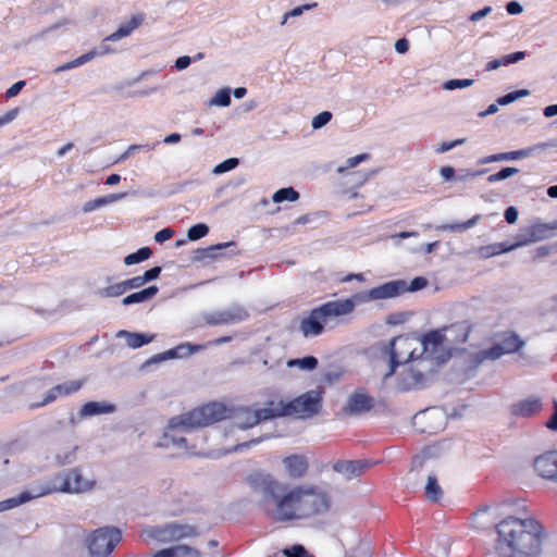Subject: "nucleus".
Wrapping results in <instances>:
<instances>
[{
    "label": "nucleus",
    "instance_id": "obj_1",
    "mask_svg": "<svg viewBox=\"0 0 557 557\" xmlns=\"http://www.w3.org/2000/svg\"><path fill=\"white\" fill-rule=\"evenodd\" d=\"M250 487L271 502V517L276 522L309 520L330 511L331 492L314 483L288 485L268 473L256 472L248 476Z\"/></svg>",
    "mask_w": 557,
    "mask_h": 557
},
{
    "label": "nucleus",
    "instance_id": "obj_2",
    "mask_svg": "<svg viewBox=\"0 0 557 557\" xmlns=\"http://www.w3.org/2000/svg\"><path fill=\"white\" fill-rule=\"evenodd\" d=\"M457 327L463 331V334L457 341L465 343L469 330L462 325L443 327L426 334L424 337L399 336L392 339L388 344L391 361L383 379L386 380L393 375L397 366L412 361L417 364L411 366L408 370L409 377L406 387L422 384L435 367L444 361V352L447 349V333H453Z\"/></svg>",
    "mask_w": 557,
    "mask_h": 557
},
{
    "label": "nucleus",
    "instance_id": "obj_3",
    "mask_svg": "<svg viewBox=\"0 0 557 557\" xmlns=\"http://www.w3.org/2000/svg\"><path fill=\"white\" fill-rule=\"evenodd\" d=\"M496 549L504 557H532L541 552L543 528L533 518L508 517L497 527Z\"/></svg>",
    "mask_w": 557,
    "mask_h": 557
},
{
    "label": "nucleus",
    "instance_id": "obj_4",
    "mask_svg": "<svg viewBox=\"0 0 557 557\" xmlns=\"http://www.w3.org/2000/svg\"><path fill=\"white\" fill-rule=\"evenodd\" d=\"M225 417L226 407L219 403H211L188 413L174 417L169 421L162 445L183 447L186 443L185 434L198 428L211 425Z\"/></svg>",
    "mask_w": 557,
    "mask_h": 557
},
{
    "label": "nucleus",
    "instance_id": "obj_5",
    "mask_svg": "<svg viewBox=\"0 0 557 557\" xmlns=\"http://www.w3.org/2000/svg\"><path fill=\"white\" fill-rule=\"evenodd\" d=\"M356 308L354 298L338 299L325 302L320 307L312 309L305 317L299 325V330L305 337H314L324 331V329H334L341 322L343 317L350 314Z\"/></svg>",
    "mask_w": 557,
    "mask_h": 557
},
{
    "label": "nucleus",
    "instance_id": "obj_6",
    "mask_svg": "<svg viewBox=\"0 0 557 557\" xmlns=\"http://www.w3.org/2000/svg\"><path fill=\"white\" fill-rule=\"evenodd\" d=\"M96 481L86 475L79 468H72L57 474L51 483L40 484L41 490H49V494L61 492L67 494H81L94 488Z\"/></svg>",
    "mask_w": 557,
    "mask_h": 557
},
{
    "label": "nucleus",
    "instance_id": "obj_7",
    "mask_svg": "<svg viewBox=\"0 0 557 557\" xmlns=\"http://www.w3.org/2000/svg\"><path fill=\"white\" fill-rule=\"evenodd\" d=\"M122 535L116 528H100L86 540L90 557H108L121 542Z\"/></svg>",
    "mask_w": 557,
    "mask_h": 557
},
{
    "label": "nucleus",
    "instance_id": "obj_8",
    "mask_svg": "<svg viewBox=\"0 0 557 557\" xmlns=\"http://www.w3.org/2000/svg\"><path fill=\"white\" fill-rule=\"evenodd\" d=\"M144 534L154 541L169 543L184 537H193L197 532L191 525L171 522L164 525L147 527L144 530Z\"/></svg>",
    "mask_w": 557,
    "mask_h": 557
},
{
    "label": "nucleus",
    "instance_id": "obj_9",
    "mask_svg": "<svg viewBox=\"0 0 557 557\" xmlns=\"http://www.w3.org/2000/svg\"><path fill=\"white\" fill-rule=\"evenodd\" d=\"M322 393L311 389L299 397L288 400V416L307 419L317 414L321 408Z\"/></svg>",
    "mask_w": 557,
    "mask_h": 557
},
{
    "label": "nucleus",
    "instance_id": "obj_10",
    "mask_svg": "<svg viewBox=\"0 0 557 557\" xmlns=\"http://www.w3.org/2000/svg\"><path fill=\"white\" fill-rule=\"evenodd\" d=\"M413 425L422 433L436 434L446 426L445 412L440 408H431L413 417Z\"/></svg>",
    "mask_w": 557,
    "mask_h": 557
},
{
    "label": "nucleus",
    "instance_id": "obj_11",
    "mask_svg": "<svg viewBox=\"0 0 557 557\" xmlns=\"http://www.w3.org/2000/svg\"><path fill=\"white\" fill-rule=\"evenodd\" d=\"M247 318V310L239 305H233L226 309L205 313L202 315V319L206 322V324L211 326L221 324H236L246 320Z\"/></svg>",
    "mask_w": 557,
    "mask_h": 557
},
{
    "label": "nucleus",
    "instance_id": "obj_12",
    "mask_svg": "<svg viewBox=\"0 0 557 557\" xmlns=\"http://www.w3.org/2000/svg\"><path fill=\"white\" fill-rule=\"evenodd\" d=\"M405 292H407V282L397 280L371 288L368 293L355 298H359L361 301L382 300L397 297Z\"/></svg>",
    "mask_w": 557,
    "mask_h": 557
},
{
    "label": "nucleus",
    "instance_id": "obj_13",
    "mask_svg": "<svg viewBox=\"0 0 557 557\" xmlns=\"http://www.w3.org/2000/svg\"><path fill=\"white\" fill-rule=\"evenodd\" d=\"M554 231H557V221H553L550 223L534 224L529 228L528 236H520L517 243L508 246V248L503 249V251H511L516 248L546 239L552 235Z\"/></svg>",
    "mask_w": 557,
    "mask_h": 557
},
{
    "label": "nucleus",
    "instance_id": "obj_14",
    "mask_svg": "<svg viewBox=\"0 0 557 557\" xmlns=\"http://www.w3.org/2000/svg\"><path fill=\"white\" fill-rule=\"evenodd\" d=\"M231 419H232V421H231L230 428H228L227 432L225 433V435H227L228 433L233 434L237 430L244 431V430L250 429V428L257 425L261 421V418H260L257 409L252 410L250 408L237 409L233 413Z\"/></svg>",
    "mask_w": 557,
    "mask_h": 557
},
{
    "label": "nucleus",
    "instance_id": "obj_15",
    "mask_svg": "<svg viewBox=\"0 0 557 557\" xmlns=\"http://www.w3.org/2000/svg\"><path fill=\"white\" fill-rule=\"evenodd\" d=\"M536 472L544 479L557 482V451H548L534 460Z\"/></svg>",
    "mask_w": 557,
    "mask_h": 557
},
{
    "label": "nucleus",
    "instance_id": "obj_16",
    "mask_svg": "<svg viewBox=\"0 0 557 557\" xmlns=\"http://www.w3.org/2000/svg\"><path fill=\"white\" fill-rule=\"evenodd\" d=\"M543 408L540 397L530 396L528 398L513 403L510 407V412L517 418H531L537 414Z\"/></svg>",
    "mask_w": 557,
    "mask_h": 557
},
{
    "label": "nucleus",
    "instance_id": "obj_17",
    "mask_svg": "<svg viewBox=\"0 0 557 557\" xmlns=\"http://www.w3.org/2000/svg\"><path fill=\"white\" fill-rule=\"evenodd\" d=\"M368 467L369 465L364 460H337L332 468L346 481H350L360 476Z\"/></svg>",
    "mask_w": 557,
    "mask_h": 557
},
{
    "label": "nucleus",
    "instance_id": "obj_18",
    "mask_svg": "<svg viewBox=\"0 0 557 557\" xmlns=\"http://www.w3.org/2000/svg\"><path fill=\"white\" fill-rule=\"evenodd\" d=\"M374 400L369 395L356 392L351 394L344 407V412L347 414H361L372 409Z\"/></svg>",
    "mask_w": 557,
    "mask_h": 557
},
{
    "label": "nucleus",
    "instance_id": "obj_19",
    "mask_svg": "<svg viewBox=\"0 0 557 557\" xmlns=\"http://www.w3.org/2000/svg\"><path fill=\"white\" fill-rule=\"evenodd\" d=\"M257 411L261 421L288 416V400L282 397H273L265 403L263 408L257 409Z\"/></svg>",
    "mask_w": 557,
    "mask_h": 557
},
{
    "label": "nucleus",
    "instance_id": "obj_20",
    "mask_svg": "<svg viewBox=\"0 0 557 557\" xmlns=\"http://www.w3.org/2000/svg\"><path fill=\"white\" fill-rule=\"evenodd\" d=\"M282 462L287 475L292 479H301L308 472L309 463L304 455L287 456Z\"/></svg>",
    "mask_w": 557,
    "mask_h": 557
},
{
    "label": "nucleus",
    "instance_id": "obj_21",
    "mask_svg": "<svg viewBox=\"0 0 557 557\" xmlns=\"http://www.w3.org/2000/svg\"><path fill=\"white\" fill-rule=\"evenodd\" d=\"M83 384H84V381L75 380V381L64 382L62 384H59V385L52 387L47 393L44 400L40 403V406L49 404V403L55 400L58 397L67 396V395L76 393L77 391L81 389Z\"/></svg>",
    "mask_w": 557,
    "mask_h": 557
},
{
    "label": "nucleus",
    "instance_id": "obj_22",
    "mask_svg": "<svg viewBox=\"0 0 557 557\" xmlns=\"http://www.w3.org/2000/svg\"><path fill=\"white\" fill-rule=\"evenodd\" d=\"M49 494V490H41L40 484L34 485L30 490L22 492L18 496L3 500L5 510L15 508L22 504H25L32 499L45 496Z\"/></svg>",
    "mask_w": 557,
    "mask_h": 557
},
{
    "label": "nucleus",
    "instance_id": "obj_23",
    "mask_svg": "<svg viewBox=\"0 0 557 557\" xmlns=\"http://www.w3.org/2000/svg\"><path fill=\"white\" fill-rule=\"evenodd\" d=\"M143 21V15L133 16L128 22L121 24L116 32L106 37V40L117 41L124 37L129 36L133 30L141 25Z\"/></svg>",
    "mask_w": 557,
    "mask_h": 557
},
{
    "label": "nucleus",
    "instance_id": "obj_24",
    "mask_svg": "<svg viewBox=\"0 0 557 557\" xmlns=\"http://www.w3.org/2000/svg\"><path fill=\"white\" fill-rule=\"evenodd\" d=\"M116 337L124 338L126 345L131 348H139L146 344L151 343L154 338V335H146L122 330L116 333Z\"/></svg>",
    "mask_w": 557,
    "mask_h": 557
},
{
    "label": "nucleus",
    "instance_id": "obj_25",
    "mask_svg": "<svg viewBox=\"0 0 557 557\" xmlns=\"http://www.w3.org/2000/svg\"><path fill=\"white\" fill-rule=\"evenodd\" d=\"M115 410V407L113 405H109L106 403H98V401H89L86 403L79 410L78 416L79 418H87L92 417L97 414L102 413H111Z\"/></svg>",
    "mask_w": 557,
    "mask_h": 557
},
{
    "label": "nucleus",
    "instance_id": "obj_26",
    "mask_svg": "<svg viewBox=\"0 0 557 557\" xmlns=\"http://www.w3.org/2000/svg\"><path fill=\"white\" fill-rule=\"evenodd\" d=\"M125 196H126L125 193H119V194H110V195H107L103 197L96 198L94 200L85 202L83 206V211L85 213L91 212L101 207H106L113 202L122 200Z\"/></svg>",
    "mask_w": 557,
    "mask_h": 557
},
{
    "label": "nucleus",
    "instance_id": "obj_27",
    "mask_svg": "<svg viewBox=\"0 0 557 557\" xmlns=\"http://www.w3.org/2000/svg\"><path fill=\"white\" fill-rule=\"evenodd\" d=\"M530 152H531V149L492 154V156H487V157L481 159L479 161V163L486 164V163H491V162L505 161V160H518V159L528 157L530 154Z\"/></svg>",
    "mask_w": 557,
    "mask_h": 557
},
{
    "label": "nucleus",
    "instance_id": "obj_28",
    "mask_svg": "<svg viewBox=\"0 0 557 557\" xmlns=\"http://www.w3.org/2000/svg\"><path fill=\"white\" fill-rule=\"evenodd\" d=\"M157 293H158L157 286H149L148 288H145L140 292H137V293H134V294H131V295L124 297L122 299V304L124 306H128L132 304L145 302V301L151 299L152 297H154L157 295Z\"/></svg>",
    "mask_w": 557,
    "mask_h": 557
},
{
    "label": "nucleus",
    "instance_id": "obj_29",
    "mask_svg": "<svg viewBox=\"0 0 557 557\" xmlns=\"http://www.w3.org/2000/svg\"><path fill=\"white\" fill-rule=\"evenodd\" d=\"M286 364L288 368H296L299 371L310 372L318 367V359L313 356H307L298 359H289Z\"/></svg>",
    "mask_w": 557,
    "mask_h": 557
},
{
    "label": "nucleus",
    "instance_id": "obj_30",
    "mask_svg": "<svg viewBox=\"0 0 557 557\" xmlns=\"http://www.w3.org/2000/svg\"><path fill=\"white\" fill-rule=\"evenodd\" d=\"M54 458L57 463L61 466L74 462L76 459V446L69 444L59 447L54 454Z\"/></svg>",
    "mask_w": 557,
    "mask_h": 557
},
{
    "label": "nucleus",
    "instance_id": "obj_31",
    "mask_svg": "<svg viewBox=\"0 0 557 557\" xmlns=\"http://www.w3.org/2000/svg\"><path fill=\"white\" fill-rule=\"evenodd\" d=\"M426 497L432 502H438L443 496V491L434 474H429L424 486Z\"/></svg>",
    "mask_w": 557,
    "mask_h": 557
},
{
    "label": "nucleus",
    "instance_id": "obj_32",
    "mask_svg": "<svg viewBox=\"0 0 557 557\" xmlns=\"http://www.w3.org/2000/svg\"><path fill=\"white\" fill-rule=\"evenodd\" d=\"M233 245V243L218 244L214 246H210L208 248L197 249L194 255V261H203L205 259H214L216 257V251L222 250L228 246Z\"/></svg>",
    "mask_w": 557,
    "mask_h": 557
},
{
    "label": "nucleus",
    "instance_id": "obj_33",
    "mask_svg": "<svg viewBox=\"0 0 557 557\" xmlns=\"http://www.w3.org/2000/svg\"><path fill=\"white\" fill-rule=\"evenodd\" d=\"M498 344L502 346L505 355L516 352L524 345V343L520 341V338L515 334L505 336L502 341L498 342Z\"/></svg>",
    "mask_w": 557,
    "mask_h": 557
},
{
    "label": "nucleus",
    "instance_id": "obj_34",
    "mask_svg": "<svg viewBox=\"0 0 557 557\" xmlns=\"http://www.w3.org/2000/svg\"><path fill=\"white\" fill-rule=\"evenodd\" d=\"M503 355H505V352L503 351L502 346L496 343L494 346L479 351L476 354V359L479 362H483L485 360L499 359Z\"/></svg>",
    "mask_w": 557,
    "mask_h": 557
},
{
    "label": "nucleus",
    "instance_id": "obj_35",
    "mask_svg": "<svg viewBox=\"0 0 557 557\" xmlns=\"http://www.w3.org/2000/svg\"><path fill=\"white\" fill-rule=\"evenodd\" d=\"M299 198V194L293 188H281L274 193L272 200L276 203L283 202L285 200L296 201Z\"/></svg>",
    "mask_w": 557,
    "mask_h": 557
},
{
    "label": "nucleus",
    "instance_id": "obj_36",
    "mask_svg": "<svg viewBox=\"0 0 557 557\" xmlns=\"http://www.w3.org/2000/svg\"><path fill=\"white\" fill-rule=\"evenodd\" d=\"M231 104L230 88H222L209 100V106L228 107Z\"/></svg>",
    "mask_w": 557,
    "mask_h": 557
},
{
    "label": "nucleus",
    "instance_id": "obj_37",
    "mask_svg": "<svg viewBox=\"0 0 557 557\" xmlns=\"http://www.w3.org/2000/svg\"><path fill=\"white\" fill-rule=\"evenodd\" d=\"M152 251L148 247L140 248L138 251L131 253L124 258L125 265H133L147 260L151 256Z\"/></svg>",
    "mask_w": 557,
    "mask_h": 557
},
{
    "label": "nucleus",
    "instance_id": "obj_38",
    "mask_svg": "<svg viewBox=\"0 0 557 557\" xmlns=\"http://www.w3.org/2000/svg\"><path fill=\"white\" fill-rule=\"evenodd\" d=\"M479 218H480L479 215H475L472 219H470L463 223L444 224V225L438 226V230L450 231V232H465V231L473 227L476 224Z\"/></svg>",
    "mask_w": 557,
    "mask_h": 557
},
{
    "label": "nucleus",
    "instance_id": "obj_39",
    "mask_svg": "<svg viewBox=\"0 0 557 557\" xmlns=\"http://www.w3.org/2000/svg\"><path fill=\"white\" fill-rule=\"evenodd\" d=\"M125 293L123 282L112 284L106 288L99 289L98 295L103 298L117 297Z\"/></svg>",
    "mask_w": 557,
    "mask_h": 557
},
{
    "label": "nucleus",
    "instance_id": "obj_40",
    "mask_svg": "<svg viewBox=\"0 0 557 557\" xmlns=\"http://www.w3.org/2000/svg\"><path fill=\"white\" fill-rule=\"evenodd\" d=\"M529 95H530V90H528V89L516 90V91L509 92L503 97H499L497 99V103L500 106H507L520 98L528 97Z\"/></svg>",
    "mask_w": 557,
    "mask_h": 557
},
{
    "label": "nucleus",
    "instance_id": "obj_41",
    "mask_svg": "<svg viewBox=\"0 0 557 557\" xmlns=\"http://www.w3.org/2000/svg\"><path fill=\"white\" fill-rule=\"evenodd\" d=\"M170 359H180V357L177 356V350H175V348L152 356L146 361L145 364H156Z\"/></svg>",
    "mask_w": 557,
    "mask_h": 557
},
{
    "label": "nucleus",
    "instance_id": "obj_42",
    "mask_svg": "<svg viewBox=\"0 0 557 557\" xmlns=\"http://www.w3.org/2000/svg\"><path fill=\"white\" fill-rule=\"evenodd\" d=\"M172 557H199L200 554L197 549L186 546V545H177L171 547Z\"/></svg>",
    "mask_w": 557,
    "mask_h": 557
},
{
    "label": "nucleus",
    "instance_id": "obj_43",
    "mask_svg": "<svg viewBox=\"0 0 557 557\" xmlns=\"http://www.w3.org/2000/svg\"><path fill=\"white\" fill-rule=\"evenodd\" d=\"M175 350H177V356L180 359L189 357L190 355L200 351L203 346L201 345H193L189 343L180 344L176 347H174Z\"/></svg>",
    "mask_w": 557,
    "mask_h": 557
},
{
    "label": "nucleus",
    "instance_id": "obj_44",
    "mask_svg": "<svg viewBox=\"0 0 557 557\" xmlns=\"http://www.w3.org/2000/svg\"><path fill=\"white\" fill-rule=\"evenodd\" d=\"M369 154L368 153H360V154H357L355 157H351V158H348L346 160V163L345 165L343 166H338L337 168V173L339 174H343L345 173L348 169H354L355 166H357L360 162H363V161H367L369 159Z\"/></svg>",
    "mask_w": 557,
    "mask_h": 557
},
{
    "label": "nucleus",
    "instance_id": "obj_45",
    "mask_svg": "<svg viewBox=\"0 0 557 557\" xmlns=\"http://www.w3.org/2000/svg\"><path fill=\"white\" fill-rule=\"evenodd\" d=\"M518 172H519V170L517 168H513V166L505 168V169L500 170L499 172L490 175L487 177V181L490 183H496L499 181L507 180V178L516 175Z\"/></svg>",
    "mask_w": 557,
    "mask_h": 557
},
{
    "label": "nucleus",
    "instance_id": "obj_46",
    "mask_svg": "<svg viewBox=\"0 0 557 557\" xmlns=\"http://www.w3.org/2000/svg\"><path fill=\"white\" fill-rule=\"evenodd\" d=\"M209 232V226L203 223L196 224L191 226L187 232V237L189 240H198L206 236Z\"/></svg>",
    "mask_w": 557,
    "mask_h": 557
},
{
    "label": "nucleus",
    "instance_id": "obj_47",
    "mask_svg": "<svg viewBox=\"0 0 557 557\" xmlns=\"http://www.w3.org/2000/svg\"><path fill=\"white\" fill-rule=\"evenodd\" d=\"M474 84L473 79H450L444 83L443 88L445 90H454L456 88H468Z\"/></svg>",
    "mask_w": 557,
    "mask_h": 557
},
{
    "label": "nucleus",
    "instance_id": "obj_48",
    "mask_svg": "<svg viewBox=\"0 0 557 557\" xmlns=\"http://www.w3.org/2000/svg\"><path fill=\"white\" fill-rule=\"evenodd\" d=\"M237 165H238V159L230 158V159H226L225 161L219 163L218 165H215L214 169L212 170V172H213V174L219 175V174H222V173H225L227 171L235 169Z\"/></svg>",
    "mask_w": 557,
    "mask_h": 557
},
{
    "label": "nucleus",
    "instance_id": "obj_49",
    "mask_svg": "<svg viewBox=\"0 0 557 557\" xmlns=\"http://www.w3.org/2000/svg\"><path fill=\"white\" fill-rule=\"evenodd\" d=\"M332 119V113L329 111H323L315 115L312 119L311 126L313 129H320L324 125H326Z\"/></svg>",
    "mask_w": 557,
    "mask_h": 557
},
{
    "label": "nucleus",
    "instance_id": "obj_50",
    "mask_svg": "<svg viewBox=\"0 0 557 557\" xmlns=\"http://www.w3.org/2000/svg\"><path fill=\"white\" fill-rule=\"evenodd\" d=\"M374 174L373 171L371 172H352V183L354 186L358 187L363 185L372 175Z\"/></svg>",
    "mask_w": 557,
    "mask_h": 557
},
{
    "label": "nucleus",
    "instance_id": "obj_51",
    "mask_svg": "<svg viewBox=\"0 0 557 557\" xmlns=\"http://www.w3.org/2000/svg\"><path fill=\"white\" fill-rule=\"evenodd\" d=\"M465 143H466L465 138H459V139H456V140H453L449 143L444 141L435 149V151L437 153H444V152L451 150L453 148H455L457 146L463 145Z\"/></svg>",
    "mask_w": 557,
    "mask_h": 557
},
{
    "label": "nucleus",
    "instance_id": "obj_52",
    "mask_svg": "<svg viewBox=\"0 0 557 557\" xmlns=\"http://www.w3.org/2000/svg\"><path fill=\"white\" fill-rule=\"evenodd\" d=\"M507 248L504 244H494L487 247L482 248V252L484 257L488 258L492 256H496L498 253L504 252L503 249Z\"/></svg>",
    "mask_w": 557,
    "mask_h": 557
},
{
    "label": "nucleus",
    "instance_id": "obj_53",
    "mask_svg": "<svg viewBox=\"0 0 557 557\" xmlns=\"http://www.w3.org/2000/svg\"><path fill=\"white\" fill-rule=\"evenodd\" d=\"M309 9H311V4H305L301 7H297V8L293 9L292 11L285 13V15L283 16V20L281 22V25L282 26L285 25L288 17L300 16L305 10H309Z\"/></svg>",
    "mask_w": 557,
    "mask_h": 557
},
{
    "label": "nucleus",
    "instance_id": "obj_54",
    "mask_svg": "<svg viewBox=\"0 0 557 557\" xmlns=\"http://www.w3.org/2000/svg\"><path fill=\"white\" fill-rule=\"evenodd\" d=\"M144 284H145V282H144L143 277H141V275L140 276L132 277V278L126 280V281H123V285H124L125 292L131 290V289L139 288Z\"/></svg>",
    "mask_w": 557,
    "mask_h": 557
},
{
    "label": "nucleus",
    "instance_id": "obj_55",
    "mask_svg": "<svg viewBox=\"0 0 557 557\" xmlns=\"http://www.w3.org/2000/svg\"><path fill=\"white\" fill-rule=\"evenodd\" d=\"M284 554L287 557H310L301 545H295L290 549H285Z\"/></svg>",
    "mask_w": 557,
    "mask_h": 557
},
{
    "label": "nucleus",
    "instance_id": "obj_56",
    "mask_svg": "<svg viewBox=\"0 0 557 557\" xmlns=\"http://www.w3.org/2000/svg\"><path fill=\"white\" fill-rule=\"evenodd\" d=\"M525 58L524 51H517L507 55L503 57V64L508 65L511 63H516L518 61H521Z\"/></svg>",
    "mask_w": 557,
    "mask_h": 557
},
{
    "label": "nucleus",
    "instance_id": "obj_57",
    "mask_svg": "<svg viewBox=\"0 0 557 557\" xmlns=\"http://www.w3.org/2000/svg\"><path fill=\"white\" fill-rule=\"evenodd\" d=\"M426 284H428L426 278L421 277V276L416 277L410 282L409 285L407 284V292H416V290L422 289L423 287L426 286Z\"/></svg>",
    "mask_w": 557,
    "mask_h": 557
},
{
    "label": "nucleus",
    "instance_id": "obj_58",
    "mask_svg": "<svg viewBox=\"0 0 557 557\" xmlns=\"http://www.w3.org/2000/svg\"><path fill=\"white\" fill-rule=\"evenodd\" d=\"M449 540L445 536L441 539V549L435 548L433 552L434 557H446L448 553Z\"/></svg>",
    "mask_w": 557,
    "mask_h": 557
},
{
    "label": "nucleus",
    "instance_id": "obj_59",
    "mask_svg": "<svg viewBox=\"0 0 557 557\" xmlns=\"http://www.w3.org/2000/svg\"><path fill=\"white\" fill-rule=\"evenodd\" d=\"M25 81H18L15 84H13L7 91L5 97L7 98H13L17 96V94L22 90V88L25 86Z\"/></svg>",
    "mask_w": 557,
    "mask_h": 557
},
{
    "label": "nucleus",
    "instance_id": "obj_60",
    "mask_svg": "<svg viewBox=\"0 0 557 557\" xmlns=\"http://www.w3.org/2000/svg\"><path fill=\"white\" fill-rule=\"evenodd\" d=\"M174 234V231L172 228H163L156 233L154 240L158 243H163L168 239H170Z\"/></svg>",
    "mask_w": 557,
    "mask_h": 557
},
{
    "label": "nucleus",
    "instance_id": "obj_61",
    "mask_svg": "<svg viewBox=\"0 0 557 557\" xmlns=\"http://www.w3.org/2000/svg\"><path fill=\"white\" fill-rule=\"evenodd\" d=\"M160 273H161V268L154 267V268H151L150 270L146 271L144 273V275H141V277L146 284L147 282H150V281L157 278L160 275Z\"/></svg>",
    "mask_w": 557,
    "mask_h": 557
},
{
    "label": "nucleus",
    "instance_id": "obj_62",
    "mask_svg": "<svg viewBox=\"0 0 557 557\" xmlns=\"http://www.w3.org/2000/svg\"><path fill=\"white\" fill-rule=\"evenodd\" d=\"M96 55H98V52L96 50H91L79 58L74 60V63H76L77 66H81L89 61H91Z\"/></svg>",
    "mask_w": 557,
    "mask_h": 557
},
{
    "label": "nucleus",
    "instance_id": "obj_63",
    "mask_svg": "<svg viewBox=\"0 0 557 557\" xmlns=\"http://www.w3.org/2000/svg\"><path fill=\"white\" fill-rule=\"evenodd\" d=\"M506 10L511 15H517L523 12V7L518 1H510L506 4Z\"/></svg>",
    "mask_w": 557,
    "mask_h": 557
},
{
    "label": "nucleus",
    "instance_id": "obj_64",
    "mask_svg": "<svg viewBox=\"0 0 557 557\" xmlns=\"http://www.w3.org/2000/svg\"><path fill=\"white\" fill-rule=\"evenodd\" d=\"M492 12V8L491 7H485L483 8L482 10H479L474 13H472L469 17V20L471 22H478L480 21L481 18L487 16L490 13Z\"/></svg>",
    "mask_w": 557,
    "mask_h": 557
}]
</instances>
